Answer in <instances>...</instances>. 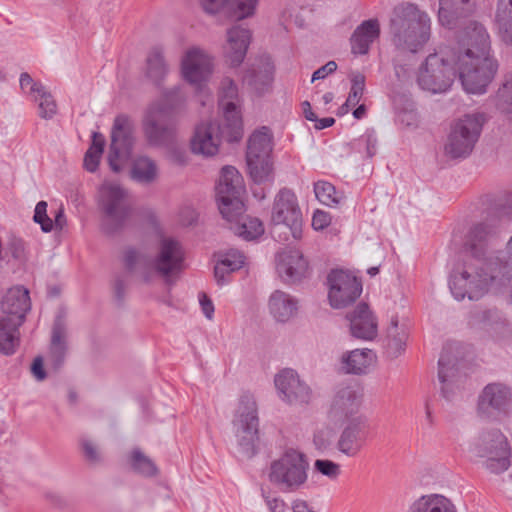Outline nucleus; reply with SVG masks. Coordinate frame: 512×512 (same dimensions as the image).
<instances>
[{"mask_svg":"<svg viewBox=\"0 0 512 512\" xmlns=\"http://www.w3.org/2000/svg\"><path fill=\"white\" fill-rule=\"evenodd\" d=\"M123 263L130 274H138L144 283L153 281L156 274L167 283L185 268V253L181 244L172 238L161 239L154 259L146 253L129 247L124 251Z\"/></svg>","mask_w":512,"mask_h":512,"instance_id":"f257e3e1","label":"nucleus"},{"mask_svg":"<svg viewBox=\"0 0 512 512\" xmlns=\"http://www.w3.org/2000/svg\"><path fill=\"white\" fill-rule=\"evenodd\" d=\"M431 21L417 4L402 2L394 7L390 20L392 40L398 50L416 54L430 38Z\"/></svg>","mask_w":512,"mask_h":512,"instance_id":"f03ea898","label":"nucleus"},{"mask_svg":"<svg viewBox=\"0 0 512 512\" xmlns=\"http://www.w3.org/2000/svg\"><path fill=\"white\" fill-rule=\"evenodd\" d=\"M497 227L491 221L485 220L474 224L466 235L464 247L474 259L473 272L467 268H456L453 276V295L457 300H462L471 292V282L478 280L479 273H487L489 269H483V262L492 253H487L488 248L497 235Z\"/></svg>","mask_w":512,"mask_h":512,"instance_id":"7ed1b4c3","label":"nucleus"},{"mask_svg":"<svg viewBox=\"0 0 512 512\" xmlns=\"http://www.w3.org/2000/svg\"><path fill=\"white\" fill-rule=\"evenodd\" d=\"M101 228L114 235L124 229L133 214V203L128 192L117 184H104L99 190Z\"/></svg>","mask_w":512,"mask_h":512,"instance_id":"20e7f679","label":"nucleus"},{"mask_svg":"<svg viewBox=\"0 0 512 512\" xmlns=\"http://www.w3.org/2000/svg\"><path fill=\"white\" fill-rule=\"evenodd\" d=\"M142 130L147 143L152 147L173 144L177 134V111L168 97L152 104L142 120Z\"/></svg>","mask_w":512,"mask_h":512,"instance_id":"39448f33","label":"nucleus"},{"mask_svg":"<svg viewBox=\"0 0 512 512\" xmlns=\"http://www.w3.org/2000/svg\"><path fill=\"white\" fill-rule=\"evenodd\" d=\"M309 462L305 454L287 449L280 458L270 464L268 479L282 492L301 489L308 479Z\"/></svg>","mask_w":512,"mask_h":512,"instance_id":"423d86ee","label":"nucleus"},{"mask_svg":"<svg viewBox=\"0 0 512 512\" xmlns=\"http://www.w3.org/2000/svg\"><path fill=\"white\" fill-rule=\"evenodd\" d=\"M455 58L453 69L463 89L470 94H484L498 70L497 62L492 57H471V53Z\"/></svg>","mask_w":512,"mask_h":512,"instance_id":"0eeeda50","label":"nucleus"},{"mask_svg":"<svg viewBox=\"0 0 512 512\" xmlns=\"http://www.w3.org/2000/svg\"><path fill=\"white\" fill-rule=\"evenodd\" d=\"M232 424L239 453L246 458H252L257 452L259 442L257 405L252 395L243 394L240 397Z\"/></svg>","mask_w":512,"mask_h":512,"instance_id":"6e6552de","label":"nucleus"},{"mask_svg":"<svg viewBox=\"0 0 512 512\" xmlns=\"http://www.w3.org/2000/svg\"><path fill=\"white\" fill-rule=\"evenodd\" d=\"M474 454L483 459L484 466L500 474L510 466L511 448L507 437L497 428L481 430L473 443Z\"/></svg>","mask_w":512,"mask_h":512,"instance_id":"1a4fd4ad","label":"nucleus"},{"mask_svg":"<svg viewBox=\"0 0 512 512\" xmlns=\"http://www.w3.org/2000/svg\"><path fill=\"white\" fill-rule=\"evenodd\" d=\"M243 190V178L238 170L233 166L223 167L216 187V196L219 211L224 219H234L244 211V203L241 200Z\"/></svg>","mask_w":512,"mask_h":512,"instance_id":"9d476101","label":"nucleus"},{"mask_svg":"<svg viewBox=\"0 0 512 512\" xmlns=\"http://www.w3.org/2000/svg\"><path fill=\"white\" fill-rule=\"evenodd\" d=\"M271 150L270 138L266 132L256 131L249 137L246 162L250 177L256 184L273 179Z\"/></svg>","mask_w":512,"mask_h":512,"instance_id":"9b49d317","label":"nucleus"},{"mask_svg":"<svg viewBox=\"0 0 512 512\" xmlns=\"http://www.w3.org/2000/svg\"><path fill=\"white\" fill-rule=\"evenodd\" d=\"M135 144L134 121L125 114L117 115L111 129L108 163L112 171H121V162L131 157Z\"/></svg>","mask_w":512,"mask_h":512,"instance_id":"f8f14e48","label":"nucleus"},{"mask_svg":"<svg viewBox=\"0 0 512 512\" xmlns=\"http://www.w3.org/2000/svg\"><path fill=\"white\" fill-rule=\"evenodd\" d=\"M485 120L484 114L473 113L457 121L450 134V158L467 157L472 152Z\"/></svg>","mask_w":512,"mask_h":512,"instance_id":"ddd939ff","label":"nucleus"},{"mask_svg":"<svg viewBox=\"0 0 512 512\" xmlns=\"http://www.w3.org/2000/svg\"><path fill=\"white\" fill-rule=\"evenodd\" d=\"M219 106L224 113V126L222 133H227L228 141L236 142L242 138V118L240 114V100L238 88L230 78H224L219 92Z\"/></svg>","mask_w":512,"mask_h":512,"instance_id":"4468645a","label":"nucleus"},{"mask_svg":"<svg viewBox=\"0 0 512 512\" xmlns=\"http://www.w3.org/2000/svg\"><path fill=\"white\" fill-rule=\"evenodd\" d=\"M271 220L274 225H284L297 239L302 231V213L297 197L287 188L281 189L275 197Z\"/></svg>","mask_w":512,"mask_h":512,"instance_id":"2eb2a0df","label":"nucleus"},{"mask_svg":"<svg viewBox=\"0 0 512 512\" xmlns=\"http://www.w3.org/2000/svg\"><path fill=\"white\" fill-rule=\"evenodd\" d=\"M330 304L334 308H343L361 295L362 284L352 274L343 270H333L328 275Z\"/></svg>","mask_w":512,"mask_h":512,"instance_id":"dca6fc26","label":"nucleus"},{"mask_svg":"<svg viewBox=\"0 0 512 512\" xmlns=\"http://www.w3.org/2000/svg\"><path fill=\"white\" fill-rule=\"evenodd\" d=\"M490 50L491 40L487 29L477 21H470L459 35L454 55L471 53V57H490Z\"/></svg>","mask_w":512,"mask_h":512,"instance_id":"f3484780","label":"nucleus"},{"mask_svg":"<svg viewBox=\"0 0 512 512\" xmlns=\"http://www.w3.org/2000/svg\"><path fill=\"white\" fill-rule=\"evenodd\" d=\"M181 65L184 79L202 93L212 73V59L202 50L191 48L185 53Z\"/></svg>","mask_w":512,"mask_h":512,"instance_id":"a211bd4d","label":"nucleus"},{"mask_svg":"<svg viewBox=\"0 0 512 512\" xmlns=\"http://www.w3.org/2000/svg\"><path fill=\"white\" fill-rule=\"evenodd\" d=\"M369 425L364 417L350 420L340 432L334 447L343 455L355 458L359 455L368 438Z\"/></svg>","mask_w":512,"mask_h":512,"instance_id":"6ab92c4d","label":"nucleus"},{"mask_svg":"<svg viewBox=\"0 0 512 512\" xmlns=\"http://www.w3.org/2000/svg\"><path fill=\"white\" fill-rule=\"evenodd\" d=\"M447 73L448 65L446 59L437 53L430 54L419 70L418 85L423 90L432 93L446 92L448 89Z\"/></svg>","mask_w":512,"mask_h":512,"instance_id":"aec40b11","label":"nucleus"},{"mask_svg":"<svg viewBox=\"0 0 512 512\" xmlns=\"http://www.w3.org/2000/svg\"><path fill=\"white\" fill-rule=\"evenodd\" d=\"M274 383L279 397L289 404L308 403L311 399L310 387L300 379L293 369L281 370L276 374Z\"/></svg>","mask_w":512,"mask_h":512,"instance_id":"412c9836","label":"nucleus"},{"mask_svg":"<svg viewBox=\"0 0 512 512\" xmlns=\"http://www.w3.org/2000/svg\"><path fill=\"white\" fill-rule=\"evenodd\" d=\"M512 403V390L502 383H490L478 397V412L488 416L504 411Z\"/></svg>","mask_w":512,"mask_h":512,"instance_id":"4be33fe9","label":"nucleus"},{"mask_svg":"<svg viewBox=\"0 0 512 512\" xmlns=\"http://www.w3.org/2000/svg\"><path fill=\"white\" fill-rule=\"evenodd\" d=\"M360 402V394L353 386L339 387L332 398L328 416L334 422L346 420L357 413Z\"/></svg>","mask_w":512,"mask_h":512,"instance_id":"5701e85b","label":"nucleus"},{"mask_svg":"<svg viewBox=\"0 0 512 512\" xmlns=\"http://www.w3.org/2000/svg\"><path fill=\"white\" fill-rule=\"evenodd\" d=\"M351 335L362 340H372L377 336L378 324L366 303H360L346 315Z\"/></svg>","mask_w":512,"mask_h":512,"instance_id":"b1692460","label":"nucleus"},{"mask_svg":"<svg viewBox=\"0 0 512 512\" xmlns=\"http://www.w3.org/2000/svg\"><path fill=\"white\" fill-rule=\"evenodd\" d=\"M250 40L249 29L241 25H235L228 29L224 57L231 67H237L244 61Z\"/></svg>","mask_w":512,"mask_h":512,"instance_id":"393cba45","label":"nucleus"},{"mask_svg":"<svg viewBox=\"0 0 512 512\" xmlns=\"http://www.w3.org/2000/svg\"><path fill=\"white\" fill-rule=\"evenodd\" d=\"M30 308L29 291L23 287H15L9 289L2 300L1 309L3 314L1 317L9 318L16 324L22 325Z\"/></svg>","mask_w":512,"mask_h":512,"instance_id":"a878e982","label":"nucleus"},{"mask_svg":"<svg viewBox=\"0 0 512 512\" xmlns=\"http://www.w3.org/2000/svg\"><path fill=\"white\" fill-rule=\"evenodd\" d=\"M308 262L296 249L278 255L277 272L285 283H296L306 276Z\"/></svg>","mask_w":512,"mask_h":512,"instance_id":"bb28decb","label":"nucleus"},{"mask_svg":"<svg viewBox=\"0 0 512 512\" xmlns=\"http://www.w3.org/2000/svg\"><path fill=\"white\" fill-rule=\"evenodd\" d=\"M219 130L220 126L213 122L199 124L191 139L192 152L205 157L214 156L220 144Z\"/></svg>","mask_w":512,"mask_h":512,"instance_id":"cd10ccee","label":"nucleus"},{"mask_svg":"<svg viewBox=\"0 0 512 512\" xmlns=\"http://www.w3.org/2000/svg\"><path fill=\"white\" fill-rule=\"evenodd\" d=\"M408 338L407 326L399 324L398 317L392 316L382 341L385 356L391 360L401 356L406 350Z\"/></svg>","mask_w":512,"mask_h":512,"instance_id":"c85d7f7f","label":"nucleus"},{"mask_svg":"<svg viewBox=\"0 0 512 512\" xmlns=\"http://www.w3.org/2000/svg\"><path fill=\"white\" fill-rule=\"evenodd\" d=\"M67 329L64 319L58 316L53 324L51 343L49 349V364L58 371L64 364L67 353Z\"/></svg>","mask_w":512,"mask_h":512,"instance_id":"c756f323","label":"nucleus"},{"mask_svg":"<svg viewBox=\"0 0 512 512\" xmlns=\"http://www.w3.org/2000/svg\"><path fill=\"white\" fill-rule=\"evenodd\" d=\"M380 25L377 19L363 21L353 32L350 43L353 54L365 55L370 45L379 37Z\"/></svg>","mask_w":512,"mask_h":512,"instance_id":"7c9ffc66","label":"nucleus"},{"mask_svg":"<svg viewBox=\"0 0 512 512\" xmlns=\"http://www.w3.org/2000/svg\"><path fill=\"white\" fill-rule=\"evenodd\" d=\"M258 0H200L203 10L215 14L222 9L234 11V17L244 19L254 14Z\"/></svg>","mask_w":512,"mask_h":512,"instance_id":"2f4dec72","label":"nucleus"},{"mask_svg":"<svg viewBox=\"0 0 512 512\" xmlns=\"http://www.w3.org/2000/svg\"><path fill=\"white\" fill-rule=\"evenodd\" d=\"M268 308L276 321L285 323L296 316L298 300L284 291L275 290L269 297Z\"/></svg>","mask_w":512,"mask_h":512,"instance_id":"473e14b6","label":"nucleus"},{"mask_svg":"<svg viewBox=\"0 0 512 512\" xmlns=\"http://www.w3.org/2000/svg\"><path fill=\"white\" fill-rule=\"evenodd\" d=\"M375 359L370 349H355L341 357V370L346 374H365Z\"/></svg>","mask_w":512,"mask_h":512,"instance_id":"72a5a7b5","label":"nucleus"},{"mask_svg":"<svg viewBox=\"0 0 512 512\" xmlns=\"http://www.w3.org/2000/svg\"><path fill=\"white\" fill-rule=\"evenodd\" d=\"M245 261L244 254L238 249H228L219 253V259L214 268V276L218 285L228 282L226 276L231 272L239 270Z\"/></svg>","mask_w":512,"mask_h":512,"instance_id":"f704fd0d","label":"nucleus"},{"mask_svg":"<svg viewBox=\"0 0 512 512\" xmlns=\"http://www.w3.org/2000/svg\"><path fill=\"white\" fill-rule=\"evenodd\" d=\"M159 176V168L155 160L142 155L132 161L130 177L139 184L150 185L154 183Z\"/></svg>","mask_w":512,"mask_h":512,"instance_id":"c9c22d12","label":"nucleus"},{"mask_svg":"<svg viewBox=\"0 0 512 512\" xmlns=\"http://www.w3.org/2000/svg\"><path fill=\"white\" fill-rule=\"evenodd\" d=\"M245 210L234 219H226L230 223V230L244 240H253L264 233L262 222L244 214Z\"/></svg>","mask_w":512,"mask_h":512,"instance_id":"e433bc0d","label":"nucleus"},{"mask_svg":"<svg viewBox=\"0 0 512 512\" xmlns=\"http://www.w3.org/2000/svg\"><path fill=\"white\" fill-rule=\"evenodd\" d=\"M274 66L266 59L261 62L257 68L248 70L244 76V81L257 93L266 92L273 80Z\"/></svg>","mask_w":512,"mask_h":512,"instance_id":"4c0bfd02","label":"nucleus"},{"mask_svg":"<svg viewBox=\"0 0 512 512\" xmlns=\"http://www.w3.org/2000/svg\"><path fill=\"white\" fill-rule=\"evenodd\" d=\"M169 72L168 64L161 47H153L146 58V77L159 86Z\"/></svg>","mask_w":512,"mask_h":512,"instance_id":"58836bf2","label":"nucleus"},{"mask_svg":"<svg viewBox=\"0 0 512 512\" xmlns=\"http://www.w3.org/2000/svg\"><path fill=\"white\" fill-rule=\"evenodd\" d=\"M407 512H448V497L439 493H429L416 498Z\"/></svg>","mask_w":512,"mask_h":512,"instance_id":"ea45409f","label":"nucleus"},{"mask_svg":"<svg viewBox=\"0 0 512 512\" xmlns=\"http://www.w3.org/2000/svg\"><path fill=\"white\" fill-rule=\"evenodd\" d=\"M20 324L11 321L9 318L0 316V352L5 355L14 354L19 345Z\"/></svg>","mask_w":512,"mask_h":512,"instance_id":"a19ab883","label":"nucleus"},{"mask_svg":"<svg viewBox=\"0 0 512 512\" xmlns=\"http://www.w3.org/2000/svg\"><path fill=\"white\" fill-rule=\"evenodd\" d=\"M130 464L135 472L145 477H152L158 473L155 463L138 448L131 451Z\"/></svg>","mask_w":512,"mask_h":512,"instance_id":"79ce46f5","label":"nucleus"},{"mask_svg":"<svg viewBox=\"0 0 512 512\" xmlns=\"http://www.w3.org/2000/svg\"><path fill=\"white\" fill-rule=\"evenodd\" d=\"M377 137L374 130H366L358 139L351 142L353 151L361 154L363 158H372L377 152Z\"/></svg>","mask_w":512,"mask_h":512,"instance_id":"37998d69","label":"nucleus"},{"mask_svg":"<svg viewBox=\"0 0 512 512\" xmlns=\"http://www.w3.org/2000/svg\"><path fill=\"white\" fill-rule=\"evenodd\" d=\"M35 101L38 102L39 116L42 119L50 120L56 115V101L46 88L40 90V92L35 96Z\"/></svg>","mask_w":512,"mask_h":512,"instance_id":"c03bdc74","label":"nucleus"},{"mask_svg":"<svg viewBox=\"0 0 512 512\" xmlns=\"http://www.w3.org/2000/svg\"><path fill=\"white\" fill-rule=\"evenodd\" d=\"M79 446L83 458L90 465H99L103 461L102 453L99 446L88 437H81L79 439Z\"/></svg>","mask_w":512,"mask_h":512,"instance_id":"a18cd8bd","label":"nucleus"},{"mask_svg":"<svg viewBox=\"0 0 512 512\" xmlns=\"http://www.w3.org/2000/svg\"><path fill=\"white\" fill-rule=\"evenodd\" d=\"M365 90V76L356 72L351 75V88L346 102L343 104V107H354L361 100Z\"/></svg>","mask_w":512,"mask_h":512,"instance_id":"49530a36","label":"nucleus"},{"mask_svg":"<svg viewBox=\"0 0 512 512\" xmlns=\"http://www.w3.org/2000/svg\"><path fill=\"white\" fill-rule=\"evenodd\" d=\"M314 192L316 198L327 206L338 204L339 200L336 195L335 187L326 181H318L314 184Z\"/></svg>","mask_w":512,"mask_h":512,"instance_id":"de8ad7c7","label":"nucleus"},{"mask_svg":"<svg viewBox=\"0 0 512 512\" xmlns=\"http://www.w3.org/2000/svg\"><path fill=\"white\" fill-rule=\"evenodd\" d=\"M335 443V431L331 427H322L315 431L313 435V444L315 449L320 452H326L333 447Z\"/></svg>","mask_w":512,"mask_h":512,"instance_id":"09e8293b","label":"nucleus"},{"mask_svg":"<svg viewBox=\"0 0 512 512\" xmlns=\"http://www.w3.org/2000/svg\"><path fill=\"white\" fill-rule=\"evenodd\" d=\"M33 220L40 224L43 232L52 231L54 224L52 219L47 215V203L45 201H39L36 204Z\"/></svg>","mask_w":512,"mask_h":512,"instance_id":"8fccbe9b","label":"nucleus"},{"mask_svg":"<svg viewBox=\"0 0 512 512\" xmlns=\"http://www.w3.org/2000/svg\"><path fill=\"white\" fill-rule=\"evenodd\" d=\"M314 469L330 479H336L341 473L340 465L328 459H317Z\"/></svg>","mask_w":512,"mask_h":512,"instance_id":"3c124183","label":"nucleus"},{"mask_svg":"<svg viewBox=\"0 0 512 512\" xmlns=\"http://www.w3.org/2000/svg\"><path fill=\"white\" fill-rule=\"evenodd\" d=\"M163 148L167 149L168 159L172 163L179 165V166H184L187 164L188 153L185 149V146L179 145L177 143L176 139L174 140L173 144H171L169 146H164Z\"/></svg>","mask_w":512,"mask_h":512,"instance_id":"603ef678","label":"nucleus"},{"mask_svg":"<svg viewBox=\"0 0 512 512\" xmlns=\"http://www.w3.org/2000/svg\"><path fill=\"white\" fill-rule=\"evenodd\" d=\"M476 7V0H450V17L470 15Z\"/></svg>","mask_w":512,"mask_h":512,"instance_id":"864d4df0","label":"nucleus"},{"mask_svg":"<svg viewBox=\"0 0 512 512\" xmlns=\"http://www.w3.org/2000/svg\"><path fill=\"white\" fill-rule=\"evenodd\" d=\"M437 377L440 383V393L443 398H447L448 357L444 350L438 360Z\"/></svg>","mask_w":512,"mask_h":512,"instance_id":"5fc2aeb1","label":"nucleus"},{"mask_svg":"<svg viewBox=\"0 0 512 512\" xmlns=\"http://www.w3.org/2000/svg\"><path fill=\"white\" fill-rule=\"evenodd\" d=\"M20 87L22 90L27 91L30 94H34L35 96L40 92V90L45 89L44 85L40 82H35L26 72L20 75Z\"/></svg>","mask_w":512,"mask_h":512,"instance_id":"6e6d98bb","label":"nucleus"},{"mask_svg":"<svg viewBox=\"0 0 512 512\" xmlns=\"http://www.w3.org/2000/svg\"><path fill=\"white\" fill-rule=\"evenodd\" d=\"M8 249L13 258L21 260L25 256V242L18 237H11L8 242Z\"/></svg>","mask_w":512,"mask_h":512,"instance_id":"4d7b16f0","label":"nucleus"},{"mask_svg":"<svg viewBox=\"0 0 512 512\" xmlns=\"http://www.w3.org/2000/svg\"><path fill=\"white\" fill-rule=\"evenodd\" d=\"M102 153L98 148L96 151L87 150L84 156V167L89 172H95L98 168Z\"/></svg>","mask_w":512,"mask_h":512,"instance_id":"13d9d810","label":"nucleus"},{"mask_svg":"<svg viewBox=\"0 0 512 512\" xmlns=\"http://www.w3.org/2000/svg\"><path fill=\"white\" fill-rule=\"evenodd\" d=\"M331 223V216L324 211L317 210L312 217V227L315 230H323Z\"/></svg>","mask_w":512,"mask_h":512,"instance_id":"bf43d9fd","label":"nucleus"},{"mask_svg":"<svg viewBox=\"0 0 512 512\" xmlns=\"http://www.w3.org/2000/svg\"><path fill=\"white\" fill-rule=\"evenodd\" d=\"M336 69L337 63L335 61L327 62L325 65L314 71V73L312 74L311 82L326 78L328 75L336 71Z\"/></svg>","mask_w":512,"mask_h":512,"instance_id":"052dcab7","label":"nucleus"},{"mask_svg":"<svg viewBox=\"0 0 512 512\" xmlns=\"http://www.w3.org/2000/svg\"><path fill=\"white\" fill-rule=\"evenodd\" d=\"M30 370L37 381H43L47 376L44 368V360L41 356H37L33 360Z\"/></svg>","mask_w":512,"mask_h":512,"instance_id":"680f3d73","label":"nucleus"},{"mask_svg":"<svg viewBox=\"0 0 512 512\" xmlns=\"http://www.w3.org/2000/svg\"><path fill=\"white\" fill-rule=\"evenodd\" d=\"M199 303H200L203 314L209 320H211L213 318V314H214V305H213L212 300L209 298V296L206 293L201 292V293H199Z\"/></svg>","mask_w":512,"mask_h":512,"instance_id":"e2e57ef3","label":"nucleus"},{"mask_svg":"<svg viewBox=\"0 0 512 512\" xmlns=\"http://www.w3.org/2000/svg\"><path fill=\"white\" fill-rule=\"evenodd\" d=\"M507 18H508L507 22L511 23L512 22V17L509 15ZM496 22H497V27H498V33H499L501 39L506 44L512 45V40H511V38H512L511 37L512 36V27H511V24H507V25H504V27H502V24L498 20L497 16H496Z\"/></svg>","mask_w":512,"mask_h":512,"instance_id":"0e129e2a","label":"nucleus"},{"mask_svg":"<svg viewBox=\"0 0 512 512\" xmlns=\"http://www.w3.org/2000/svg\"><path fill=\"white\" fill-rule=\"evenodd\" d=\"M127 284L121 276H117L114 280L113 291L114 297L118 302H123L126 294Z\"/></svg>","mask_w":512,"mask_h":512,"instance_id":"69168bd1","label":"nucleus"},{"mask_svg":"<svg viewBox=\"0 0 512 512\" xmlns=\"http://www.w3.org/2000/svg\"><path fill=\"white\" fill-rule=\"evenodd\" d=\"M394 70L398 81H400L402 84H406L411 80V69L406 65L395 64Z\"/></svg>","mask_w":512,"mask_h":512,"instance_id":"338daca9","label":"nucleus"},{"mask_svg":"<svg viewBox=\"0 0 512 512\" xmlns=\"http://www.w3.org/2000/svg\"><path fill=\"white\" fill-rule=\"evenodd\" d=\"M500 213L505 216L512 215V192L507 194L500 203Z\"/></svg>","mask_w":512,"mask_h":512,"instance_id":"774afa93","label":"nucleus"}]
</instances>
